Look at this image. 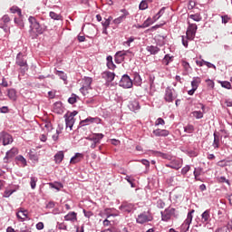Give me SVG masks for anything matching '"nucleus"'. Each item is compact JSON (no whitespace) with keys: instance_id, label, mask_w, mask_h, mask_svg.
Here are the masks:
<instances>
[{"instance_id":"obj_12","label":"nucleus","mask_w":232,"mask_h":232,"mask_svg":"<svg viewBox=\"0 0 232 232\" xmlns=\"http://www.w3.org/2000/svg\"><path fill=\"white\" fill-rule=\"evenodd\" d=\"M102 139H104V134L102 133H93L86 138L87 140L94 142L95 144H101V140H102Z\"/></svg>"},{"instance_id":"obj_10","label":"nucleus","mask_w":232,"mask_h":232,"mask_svg":"<svg viewBox=\"0 0 232 232\" xmlns=\"http://www.w3.org/2000/svg\"><path fill=\"white\" fill-rule=\"evenodd\" d=\"M0 140L3 142L4 146H8V144H12L14 142V138L9 133L2 132L0 135Z\"/></svg>"},{"instance_id":"obj_44","label":"nucleus","mask_w":232,"mask_h":232,"mask_svg":"<svg viewBox=\"0 0 232 232\" xmlns=\"http://www.w3.org/2000/svg\"><path fill=\"white\" fill-rule=\"evenodd\" d=\"M2 23H4L5 26H6V24H8V23H10V21H12V19H10V16L8 14H5L2 19H1Z\"/></svg>"},{"instance_id":"obj_13","label":"nucleus","mask_w":232,"mask_h":232,"mask_svg":"<svg viewBox=\"0 0 232 232\" xmlns=\"http://www.w3.org/2000/svg\"><path fill=\"white\" fill-rule=\"evenodd\" d=\"M182 160H173L169 164H166V168H170L171 169H180L182 168Z\"/></svg>"},{"instance_id":"obj_57","label":"nucleus","mask_w":232,"mask_h":232,"mask_svg":"<svg viewBox=\"0 0 232 232\" xmlns=\"http://www.w3.org/2000/svg\"><path fill=\"white\" fill-rule=\"evenodd\" d=\"M206 82H207V86L211 90L215 88V82H213L212 80H209V79L206 80Z\"/></svg>"},{"instance_id":"obj_32","label":"nucleus","mask_w":232,"mask_h":232,"mask_svg":"<svg viewBox=\"0 0 232 232\" xmlns=\"http://www.w3.org/2000/svg\"><path fill=\"white\" fill-rule=\"evenodd\" d=\"M14 24L20 28H24V21H23V16L14 17Z\"/></svg>"},{"instance_id":"obj_4","label":"nucleus","mask_w":232,"mask_h":232,"mask_svg":"<svg viewBox=\"0 0 232 232\" xmlns=\"http://www.w3.org/2000/svg\"><path fill=\"white\" fill-rule=\"evenodd\" d=\"M93 80L90 77H84L82 80V88L80 89L81 93L82 95H88L90 93V90H92V82Z\"/></svg>"},{"instance_id":"obj_56","label":"nucleus","mask_w":232,"mask_h":232,"mask_svg":"<svg viewBox=\"0 0 232 232\" xmlns=\"http://www.w3.org/2000/svg\"><path fill=\"white\" fill-rule=\"evenodd\" d=\"M135 41V37L130 36L126 42L123 43L124 46H130L131 43Z\"/></svg>"},{"instance_id":"obj_16","label":"nucleus","mask_w":232,"mask_h":232,"mask_svg":"<svg viewBox=\"0 0 232 232\" xmlns=\"http://www.w3.org/2000/svg\"><path fill=\"white\" fill-rule=\"evenodd\" d=\"M153 135H155V137H168V135H169V130L157 129L153 130Z\"/></svg>"},{"instance_id":"obj_11","label":"nucleus","mask_w":232,"mask_h":232,"mask_svg":"<svg viewBox=\"0 0 232 232\" xmlns=\"http://www.w3.org/2000/svg\"><path fill=\"white\" fill-rule=\"evenodd\" d=\"M151 220H153V217H151V215L141 213L138 216L136 222L138 224H146V222H151Z\"/></svg>"},{"instance_id":"obj_29","label":"nucleus","mask_w":232,"mask_h":232,"mask_svg":"<svg viewBox=\"0 0 232 232\" xmlns=\"http://www.w3.org/2000/svg\"><path fill=\"white\" fill-rule=\"evenodd\" d=\"M17 153H19V150H17V148H12L9 151L6 152L5 155L9 157V159H14V157H15Z\"/></svg>"},{"instance_id":"obj_17","label":"nucleus","mask_w":232,"mask_h":232,"mask_svg":"<svg viewBox=\"0 0 232 232\" xmlns=\"http://www.w3.org/2000/svg\"><path fill=\"white\" fill-rule=\"evenodd\" d=\"M82 159H84V154L78 152L71 159L70 164H77L78 162H81Z\"/></svg>"},{"instance_id":"obj_35","label":"nucleus","mask_w":232,"mask_h":232,"mask_svg":"<svg viewBox=\"0 0 232 232\" xmlns=\"http://www.w3.org/2000/svg\"><path fill=\"white\" fill-rule=\"evenodd\" d=\"M188 17L189 19H192V21H196V23H199V21H202V16L198 13L194 14H189Z\"/></svg>"},{"instance_id":"obj_48","label":"nucleus","mask_w":232,"mask_h":232,"mask_svg":"<svg viewBox=\"0 0 232 232\" xmlns=\"http://www.w3.org/2000/svg\"><path fill=\"white\" fill-rule=\"evenodd\" d=\"M16 160H18V162H21L24 168V166H26V159H24V157L19 155L16 157Z\"/></svg>"},{"instance_id":"obj_6","label":"nucleus","mask_w":232,"mask_h":232,"mask_svg":"<svg viewBox=\"0 0 232 232\" xmlns=\"http://www.w3.org/2000/svg\"><path fill=\"white\" fill-rule=\"evenodd\" d=\"M193 213H195V210H191L188 213L187 218L181 225V229H183V231H189V226H191V222H193Z\"/></svg>"},{"instance_id":"obj_20","label":"nucleus","mask_w":232,"mask_h":232,"mask_svg":"<svg viewBox=\"0 0 232 232\" xmlns=\"http://www.w3.org/2000/svg\"><path fill=\"white\" fill-rule=\"evenodd\" d=\"M129 108L131 111H137V110H140V105L137 100H133L129 103Z\"/></svg>"},{"instance_id":"obj_58","label":"nucleus","mask_w":232,"mask_h":232,"mask_svg":"<svg viewBox=\"0 0 232 232\" xmlns=\"http://www.w3.org/2000/svg\"><path fill=\"white\" fill-rule=\"evenodd\" d=\"M157 207L160 208V209H164V208L166 207V203H164L162 199H159L157 201Z\"/></svg>"},{"instance_id":"obj_34","label":"nucleus","mask_w":232,"mask_h":232,"mask_svg":"<svg viewBox=\"0 0 232 232\" xmlns=\"http://www.w3.org/2000/svg\"><path fill=\"white\" fill-rule=\"evenodd\" d=\"M50 188L56 189L57 191H61L62 188H63V183L55 182V183H49Z\"/></svg>"},{"instance_id":"obj_24","label":"nucleus","mask_w":232,"mask_h":232,"mask_svg":"<svg viewBox=\"0 0 232 232\" xmlns=\"http://www.w3.org/2000/svg\"><path fill=\"white\" fill-rule=\"evenodd\" d=\"M200 82H202V80L200 77H194L191 82V86L194 90H198V86L200 85Z\"/></svg>"},{"instance_id":"obj_1","label":"nucleus","mask_w":232,"mask_h":232,"mask_svg":"<svg viewBox=\"0 0 232 232\" xmlns=\"http://www.w3.org/2000/svg\"><path fill=\"white\" fill-rule=\"evenodd\" d=\"M28 21L30 23V34L34 37H37V35H41L44 33V28L41 26V24L35 19L34 16H29Z\"/></svg>"},{"instance_id":"obj_62","label":"nucleus","mask_w":232,"mask_h":232,"mask_svg":"<svg viewBox=\"0 0 232 232\" xmlns=\"http://www.w3.org/2000/svg\"><path fill=\"white\" fill-rule=\"evenodd\" d=\"M205 66H207L208 68H214V70L217 68V66H215V64L209 63V62H206V61H203Z\"/></svg>"},{"instance_id":"obj_52","label":"nucleus","mask_w":232,"mask_h":232,"mask_svg":"<svg viewBox=\"0 0 232 232\" xmlns=\"http://www.w3.org/2000/svg\"><path fill=\"white\" fill-rule=\"evenodd\" d=\"M181 64H182L185 72H189V68H191V66L189 65V63H188L186 61H182Z\"/></svg>"},{"instance_id":"obj_43","label":"nucleus","mask_w":232,"mask_h":232,"mask_svg":"<svg viewBox=\"0 0 232 232\" xmlns=\"http://www.w3.org/2000/svg\"><path fill=\"white\" fill-rule=\"evenodd\" d=\"M104 214L106 215L107 218H110V217H118V214H112L111 209L110 208H105L104 209Z\"/></svg>"},{"instance_id":"obj_5","label":"nucleus","mask_w":232,"mask_h":232,"mask_svg":"<svg viewBox=\"0 0 232 232\" xmlns=\"http://www.w3.org/2000/svg\"><path fill=\"white\" fill-rule=\"evenodd\" d=\"M188 29L186 32L187 39L188 41H193L195 39V35H197V30H198V27L197 26V24H191L190 22H188Z\"/></svg>"},{"instance_id":"obj_19","label":"nucleus","mask_w":232,"mask_h":232,"mask_svg":"<svg viewBox=\"0 0 232 232\" xmlns=\"http://www.w3.org/2000/svg\"><path fill=\"white\" fill-rule=\"evenodd\" d=\"M64 160V152L63 150L58 151L55 155H54V161L55 164H61V162H63V160Z\"/></svg>"},{"instance_id":"obj_15","label":"nucleus","mask_w":232,"mask_h":232,"mask_svg":"<svg viewBox=\"0 0 232 232\" xmlns=\"http://www.w3.org/2000/svg\"><path fill=\"white\" fill-rule=\"evenodd\" d=\"M102 79H105L107 82H111L115 79V74L110 71H105L102 73Z\"/></svg>"},{"instance_id":"obj_53","label":"nucleus","mask_w":232,"mask_h":232,"mask_svg":"<svg viewBox=\"0 0 232 232\" xmlns=\"http://www.w3.org/2000/svg\"><path fill=\"white\" fill-rule=\"evenodd\" d=\"M166 124V121L162 118H158L155 122V126H164Z\"/></svg>"},{"instance_id":"obj_8","label":"nucleus","mask_w":232,"mask_h":232,"mask_svg":"<svg viewBox=\"0 0 232 232\" xmlns=\"http://www.w3.org/2000/svg\"><path fill=\"white\" fill-rule=\"evenodd\" d=\"M173 215H175V208H166L163 212H161V220H163V222H168V220L171 219V217H173Z\"/></svg>"},{"instance_id":"obj_30","label":"nucleus","mask_w":232,"mask_h":232,"mask_svg":"<svg viewBox=\"0 0 232 232\" xmlns=\"http://www.w3.org/2000/svg\"><path fill=\"white\" fill-rule=\"evenodd\" d=\"M211 216L209 209L205 210L201 215L202 222H208Z\"/></svg>"},{"instance_id":"obj_41","label":"nucleus","mask_w":232,"mask_h":232,"mask_svg":"<svg viewBox=\"0 0 232 232\" xmlns=\"http://www.w3.org/2000/svg\"><path fill=\"white\" fill-rule=\"evenodd\" d=\"M49 15L51 19H53L54 21H61V15L56 14L55 12H50Z\"/></svg>"},{"instance_id":"obj_61","label":"nucleus","mask_w":232,"mask_h":232,"mask_svg":"<svg viewBox=\"0 0 232 232\" xmlns=\"http://www.w3.org/2000/svg\"><path fill=\"white\" fill-rule=\"evenodd\" d=\"M218 182H221V183L226 182V184H227L228 186H230L229 179H227L226 177H220V178L218 179Z\"/></svg>"},{"instance_id":"obj_59","label":"nucleus","mask_w":232,"mask_h":232,"mask_svg":"<svg viewBox=\"0 0 232 232\" xmlns=\"http://www.w3.org/2000/svg\"><path fill=\"white\" fill-rule=\"evenodd\" d=\"M58 229L68 231V227L64 223H58Z\"/></svg>"},{"instance_id":"obj_51","label":"nucleus","mask_w":232,"mask_h":232,"mask_svg":"<svg viewBox=\"0 0 232 232\" xmlns=\"http://www.w3.org/2000/svg\"><path fill=\"white\" fill-rule=\"evenodd\" d=\"M124 55H126V53L123 51H120L116 53L115 57L120 58V61H124Z\"/></svg>"},{"instance_id":"obj_18","label":"nucleus","mask_w":232,"mask_h":232,"mask_svg":"<svg viewBox=\"0 0 232 232\" xmlns=\"http://www.w3.org/2000/svg\"><path fill=\"white\" fill-rule=\"evenodd\" d=\"M121 211H123L124 213H131V211H133V204L123 203V204L121 206Z\"/></svg>"},{"instance_id":"obj_39","label":"nucleus","mask_w":232,"mask_h":232,"mask_svg":"<svg viewBox=\"0 0 232 232\" xmlns=\"http://www.w3.org/2000/svg\"><path fill=\"white\" fill-rule=\"evenodd\" d=\"M134 84H136V86H140V84H142V79L140 78V75H134Z\"/></svg>"},{"instance_id":"obj_60","label":"nucleus","mask_w":232,"mask_h":232,"mask_svg":"<svg viewBox=\"0 0 232 232\" xmlns=\"http://www.w3.org/2000/svg\"><path fill=\"white\" fill-rule=\"evenodd\" d=\"M148 8V3L146 1H141L140 4V10H146Z\"/></svg>"},{"instance_id":"obj_50","label":"nucleus","mask_w":232,"mask_h":232,"mask_svg":"<svg viewBox=\"0 0 232 232\" xmlns=\"http://www.w3.org/2000/svg\"><path fill=\"white\" fill-rule=\"evenodd\" d=\"M201 172H202V170L200 169H194L195 180H200V179H198V177H200Z\"/></svg>"},{"instance_id":"obj_45","label":"nucleus","mask_w":232,"mask_h":232,"mask_svg":"<svg viewBox=\"0 0 232 232\" xmlns=\"http://www.w3.org/2000/svg\"><path fill=\"white\" fill-rule=\"evenodd\" d=\"M184 131H186V133H193V131H195V127L193 125H187L184 127Z\"/></svg>"},{"instance_id":"obj_25","label":"nucleus","mask_w":232,"mask_h":232,"mask_svg":"<svg viewBox=\"0 0 232 232\" xmlns=\"http://www.w3.org/2000/svg\"><path fill=\"white\" fill-rule=\"evenodd\" d=\"M107 67L109 70H115L117 66L113 63V57L111 55L107 56Z\"/></svg>"},{"instance_id":"obj_7","label":"nucleus","mask_w":232,"mask_h":232,"mask_svg":"<svg viewBox=\"0 0 232 232\" xmlns=\"http://www.w3.org/2000/svg\"><path fill=\"white\" fill-rule=\"evenodd\" d=\"M174 90L168 87L165 91L164 101L166 102H173L177 99V95L174 93Z\"/></svg>"},{"instance_id":"obj_28","label":"nucleus","mask_w":232,"mask_h":232,"mask_svg":"<svg viewBox=\"0 0 232 232\" xmlns=\"http://www.w3.org/2000/svg\"><path fill=\"white\" fill-rule=\"evenodd\" d=\"M7 95L11 101H16L17 100V92L14 91V89H9Z\"/></svg>"},{"instance_id":"obj_38","label":"nucleus","mask_w":232,"mask_h":232,"mask_svg":"<svg viewBox=\"0 0 232 232\" xmlns=\"http://www.w3.org/2000/svg\"><path fill=\"white\" fill-rule=\"evenodd\" d=\"M155 21H153V19L151 18H148L142 24H141V28H148L149 26H151V24H153Z\"/></svg>"},{"instance_id":"obj_33","label":"nucleus","mask_w":232,"mask_h":232,"mask_svg":"<svg viewBox=\"0 0 232 232\" xmlns=\"http://www.w3.org/2000/svg\"><path fill=\"white\" fill-rule=\"evenodd\" d=\"M158 157H161V159H165L166 160H171V159H173V156H171L170 154L168 153H162L160 151H156Z\"/></svg>"},{"instance_id":"obj_63","label":"nucleus","mask_w":232,"mask_h":232,"mask_svg":"<svg viewBox=\"0 0 232 232\" xmlns=\"http://www.w3.org/2000/svg\"><path fill=\"white\" fill-rule=\"evenodd\" d=\"M36 229H38V231H41V229H44V223L43 222H38L36 224Z\"/></svg>"},{"instance_id":"obj_42","label":"nucleus","mask_w":232,"mask_h":232,"mask_svg":"<svg viewBox=\"0 0 232 232\" xmlns=\"http://www.w3.org/2000/svg\"><path fill=\"white\" fill-rule=\"evenodd\" d=\"M165 10H166V8H165V7H162V8L159 11V13L157 14V15H155V16L153 17L154 21H159V19H160V16L164 14Z\"/></svg>"},{"instance_id":"obj_54","label":"nucleus","mask_w":232,"mask_h":232,"mask_svg":"<svg viewBox=\"0 0 232 232\" xmlns=\"http://www.w3.org/2000/svg\"><path fill=\"white\" fill-rule=\"evenodd\" d=\"M191 169V167L189 165H186L182 169H181V175L185 176L188 174V172Z\"/></svg>"},{"instance_id":"obj_23","label":"nucleus","mask_w":232,"mask_h":232,"mask_svg":"<svg viewBox=\"0 0 232 232\" xmlns=\"http://www.w3.org/2000/svg\"><path fill=\"white\" fill-rule=\"evenodd\" d=\"M16 64H18V66H26V62L23 58V53H21L16 56Z\"/></svg>"},{"instance_id":"obj_55","label":"nucleus","mask_w":232,"mask_h":232,"mask_svg":"<svg viewBox=\"0 0 232 232\" xmlns=\"http://www.w3.org/2000/svg\"><path fill=\"white\" fill-rule=\"evenodd\" d=\"M101 232H121V230L115 227L102 230Z\"/></svg>"},{"instance_id":"obj_47","label":"nucleus","mask_w":232,"mask_h":232,"mask_svg":"<svg viewBox=\"0 0 232 232\" xmlns=\"http://www.w3.org/2000/svg\"><path fill=\"white\" fill-rule=\"evenodd\" d=\"M111 16H110L108 19H106L104 22L102 23V26L105 28V32L108 29V26H110V23H111Z\"/></svg>"},{"instance_id":"obj_9","label":"nucleus","mask_w":232,"mask_h":232,"mask_svg":"<svg viewBox=\"0 0 232 232\" xmlns=\"http://www.w3.org/2000/svg\"><path fill=\"white\" fill-rule=\"evenodd\" d=\"M120 86L126 89L131 88V86H133V82L131 81V78L128 76V74H124L120 81Z\"/></svg>"},{"instance_id":"obj_21","label":"nucleus","mask_w":232,"mask_h":232,"mask_svg":"<svg viewBox=\"0 0 232 232\" xmlns=\"http://www.w3.org/2000/svg\"><path fill=\"white\" fill-rule=\"evenodd\" d=\"M64 220L70 221V222H75V220H77V213L69 212L66 216H64Z\"/></svg>"},{"instance_id":"obj_27","label":"nucleus","mask_w":232,"mask_h":232,"mask_svg":"<svg viewBox=\"0 0 232 232\" xmlns=\"http://www.w3.org/2000/svg\"><path fill=\"white\" fill-rule=\"evenodd\" d=\"M130 15V13L126 12L122 15L119 16L118 18H115L113 20L114 24H121L124 19H126V16Z\"/></svg>"},{"instance_id":"obj_26","label":"nucleus","mask_w":232,"mask_h":232,"mask_svg":"<svg viewBox=\"0 0 232 232\" xmlns=\"http://www.w3.org/2000/svg\"><path fill=\"white\" fill-rule=\"evenodd\" d=\"M11 14H17L19 17H23V12L21 11V8L17 5H14L10 8Z\"/></svg>"},{"instance_id":"obj_3","label":"nucleus","mask_w":232,"mask_h":232,"mask_svg":"<svg viewBox=\"0 0 232 232\" xmlns=\"http://www.w3.org/2000/svg\"><path fill=\"white\" fill-rule=\"evenodd\" d=\"M75 115H77L76 111L72 112H67L63 116L65 119L66 129H69V131H72V130H73V125L75 124Z\"/></svg>"},{"instance_id":"obj_40","label":"nucleus","mask_w":232,"mask_h":232,"mask_svg":"<svg viewBox=\"0 0 232 232\" xmlns=\"http://www.w3.org/2000/svg\"><path fill=\"white\" fill-rule=\"evenodd\" d=\"M147 50H148V52H150L152 54L159 53V49L157 46H153V45L148 46Z\"/></svg>"},{"instance_id":"obj_22","label":"nucleus","mask_w":232,"mask_h":232,"mask_svg":"<svg viewBox=\"0 0 232 232\" xmlns=\"http://www.w3.org/2000/svg\"><path fill=\"white\" fill-rule=\"evenodd\" d=\"M212 146L215 150H218V148H220V136H218L217 132H214V141Z\"/></svg>"},{"instance_id":"obj_46","label":"nucleus","mask_w":232,"mask_h":232,"mask_svg":"<svg viewBox=\"0 0 232 232\" xmlns=\"http://www.w3.org/2000/svg\"><path fill=\"white\" fill-rule=\"evenodd\" d=\"M222 88H226L227 90H231V82L225 81V82H219Z\"/></svg>"},{"instance_id":"obj_36","label":"nucleus","mask_w":232,"mask_h":232,"mask_svg":"<svg viewBox=\"0 0 232 232\" xmlns=\"http://www.w3.org/2000/svg\"><path fill=\"white\" fill-rule=\"evenodd\" d=\"M172 62H173V57L169 56V54H166L162 60V64H165V66H168V64H169Z\"/></svg>"},{"instance_id":"obj_49","label":"nucleus","mask_w":232,"mask_h":232,"mask_svg":"<svg viewBox=\"0 0 232 232\" xmlns=\"http://www.w3.org/2000/svg\"><path fill=\"white\" fill-rule=\"evenodd\" d=\"M36 184H37V178L31 177L30 185H31L32 189H35Z\"/></svg>"},{"instance_id":"obj_37","label":"nucleus","mask_w":232,"mask_h":232,"mask_svg":"<svg viewBox=\"0 0 232 232\" xmlns=\"http://www.w3.org/2000/svg\"><path fill=\"white\" fill-rule=\"evenodd\" d=\"M191 115L195 119H202L204 117V112H202L200 111H195L191 112Z\"/></svg>"},{"instance_id":"obj_14","label":"nucleus","mask_w":232,"mask_h":232,"mask_svg":"<svg viewBox=\"0 0 232 232\" xmlns=\"http://www.w3.org/2000/svg\"><path fill=\"white\" fill-rule=\"evenodd\" d=\"M16 217L19 220H21L22 222H24V220L28 218V210L23 208H20L19 210L16 212Z\"/></svg>"},{"instance_id":"obj_64","label":"nucleus","mask_w":232,"mask_h":232,"mask_svg":"<svg viewBox=\"0 0 232 232\" xmlns=\"http://www.w3.org/2000/svg\"><path fill=\"white\" fill-rule=\"evenodd\" d=\"M0 111L1 113H8L9 111L8 107L3 106L2 108H0Z\"/></svg>"},{"instance_id":"obj_31","label":"nucleus","mask_w":232,"mask_h":232,"mask_svg":"<svg viewBox=\"0 0 232 232\" xmlns=\"http://www.w3.org/2000/svg\"><path fill=\"white\" fill-rule=\"evenodd\" d=\"M95 122V119L94 118H92V117H88L87 119L85 120H82L80 124L81 126H88V124H92Z\"/></svg>"},{"instance_id":"obj_2","label":"nucleus","mask_w":232,"mask_h":232,"mask_svg":"<svg viewBox=\"0 0 232 232\" xmlns=\"http://www.w3.org/2000/svg\"><path fill=\"white\" fill-rule=\"evenodd\" d=\"M42 129L45 131V133H48L51 135L53 140H59V135H61V133L63 132L62 129L59 130H56L53 129V125H52V122L50 121H45L42 124Z\"/></svg>"}]
</instances>
